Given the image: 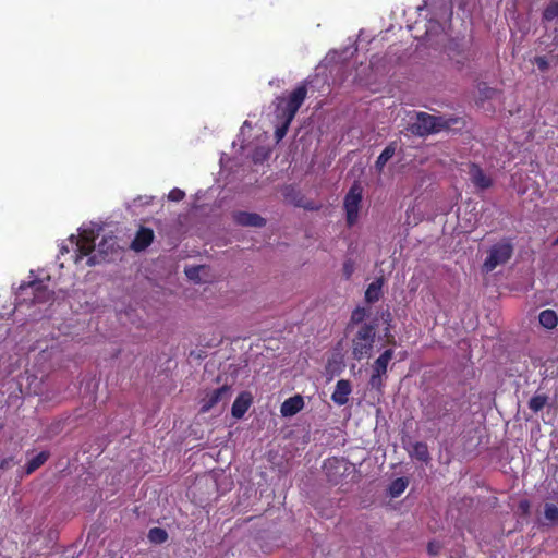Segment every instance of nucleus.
I'll return each instance as SVG.
<instances>
[{
  "label": "nucleus",
  "instance_id": "1a4fd4ad",
  "mask_svg": "<svg viewBox=\"0 0 558 558\" xmlns=\"http://www.w3.org/2000/svg\"><path fill=\"white\" fill-rule=\"evenodd\" d=\"M234 221L244 227L260 228L266 225V220L258 214L247 211H236L233 214Z\"/></svg>",
  "mask_w": 558,
  "mask_h": 558
},
{
  "label": "nucleus",
  "instance_id": "9b49d317",
  "mask_svg": "<svg viewBox=\"0 0 558 558\" xmlns=\"http://www.w3.org/2000/svg\"><path fill=\"white\" fill-rule=\"evenodd\" d=\"M469 175L472 183L481 190L488 189L492 185V179L475 163L470 165Z\"/></svg>",
  "mask_w": 558,
  "mask_h": 558
},
{
  "label": "nucleus",
  "instance_id": "4be33fe9",
  "mask_svg": "<svg viewBox=\"0 0 558 558\" xmlns=\"http://www.w3.org/2000/svg\"><path fill=\"white\" fill-rule=\"evenodd\" d=\"M408 480L404 477L396 478L389 486V495L392 498L399 497L408 487Z\"/></svg>",
  "mask_w": 558,
  "mask_h": 558
},
{
  "label": "nucleus",
  "instance_id": "2f4dec72",
  "mask_svg": "<svg viewBox=\"0 0 558 558\" xmlns=\"http://www.w3.org/2000/svg\"><path fill=\"white\" fill-rule=\"evenodd\" d=\"M440 548H441L440 543L436 542V541L429 542L427 545V551L430 556L438 555L440 551Z\"/></svg>",
  "mask_w": 558,
  "mask_h": 558
},
{
  "label": "nucleus",
  "instance_id": "7c9ffc66",
  "mask_svg": "<svg viewBox=\"0 0 558 558\" xmlns=\"http://www.w3.org/2000/svg\"><path fill=\"white\" fill-rule=\"evenodd\" d=\"M283 119H284L283 125L280 128H277V130L275 132V135H276V138L278 142L281 141L286 136L288 128L290 125V123H287V118H283Z\"/></svg>",
  "mask_w": 558,
  "mask_h": 558
},
{
  "label": "nucleus",
  "instance_id": "b1692460",
  "mask_svg": "<svg viewBox=\"0 0 558 558\" xmlns=\"http://www.w3.org/2000/svg\"><path fill=\"white\" fill-rule=\"evenodd\" d=\"M544 517L550 523H557L558 522V506H556L554 504H549V502L545 504Z\"/></svg>",
  "mask_w": 558,
  "mask_h": 558
},
{
  "label": "nucleus",
  "instance_id": "f8f14e48",
  "mask_svg": "<svg viewBox=\"0 0 558 558\" xmlns=\"http://www.w3.org/2000/svg\"><path fill=\"white\" fill-rule=\"evenodd\" d=\"M304 407V401L301 396L288 398L280 408L281 415L284 417L293 416L300 412Z\"/></svg>",
  "mask_w": 558,
  "mask_h": 558
},
{
  "label": "nucleus",
  "instance_id": "393cba45",
  "mask_svg": "<svg viewBox=\"0 0 558 558\" xmlns=\"http://www.w3.org/2000/svg\"><path fill=\"white\" fill-rule=\"evenodd\" d=\"M546 403H547V397L537 395V396H534L533 398H531V400L529 402V408L533 412L536 413V412L541 411L545 407Z\"/></svg>",
  "mask_w": 558,
  "mask_h": 558
},
{
  "label": "nucleus",
  "instance_id": "e433bc0d",
  "mask_svg": "<svg viewBox=\"0 0 558 558\" xmlns=\"http://www.w3.org/2000/svg\"><path fill=\"white\" fill-rule=\"evenodd\" d=\"M554 244L555 245H558V236L556 238V240L554 241Z\"/></svg>",
  "mask_w": 558,
  "mask_h": 558
},
{
  "label": "nucleus",
  "instance_id": "2eb2a0df",
  "mask_svg": "<svg viewBox=\"0 0 558 558\" xmlns=\"http://www.w3.org/2000/svg\"><path fill=\"white\" fill-rule=\"evenodd\" d=\"M20 289L22 291H26V290H32L33 292H35V295H34V302H44L48 299V295H49V292L47 290H44L41 289V283L40 282H28V283H25V284H21Z\"/></svg>",
  "mask_w": 558,
  "mask_h": 558
},
{
  "label": "nucleus",
  "instance_id": "f704fd0d",
  "mask_svg": "<svg viewBox=\"0 0 558 558\" xmlns=\"http://www.w3.org/2000/svg\"><path fill=\"white\" fill-rule=\"evenodd\" d=\"M521 507L524 508V509H527L529 508V504L526 501L521 502Z\"/></svg>",
  "mask_w": 558,
  "mask_h": 558
},
{
  "label": "nucleus",
  "instance_id": "cd10ccee",
  "mask_svg": "<svg viewBox=\"0 0 558 558\" xmlns=\"http://www.w3.org/2000/svg\"><path fill=\"white\" fill-rule=\"evenodd\" d=\"M269 149L267 148H264V147H260V148H257L255 150V153L253 154V161L254 162H262L264 160H266L268 157H269Z\"/></svg>",
  "mask_w": 558,
  "mask_h": 558
},
{
  "label": "nucleus",
  "instance_id": "6ab92c4d",
  "mask_svg": "<svg viewBox=\"0 0 558 558\" xmlns=\"http://www.w3.org/2000/svg\"><path fill=\"white\" fill-rule=\"evenodd\" d=\"M396 153V146L393 143L389 144L378 156L375 167L377 170L381 171L385 165L392 158Z\"/></svg>",
  "mask_w": 558,
  "mask_h": 558
},
{
  "label": "nucleus",
  "instance_id": "39448f33",
  "mask_svg": "<svg viewBox=\"0 0 558 558\" xmlns=\"http://www.w3.org/2000/svg\"><path fill=\"white\" fill-rule=\"evenodd\" d=\"M393 357V351L391 349L385 350L372 365V376L369 378V385L372 388L380 390L384 380L383 376L387 373V367L391 359Z\"/></svg>",
  "mask_w": 558,
  "mask_h": 558
},
{
  "label": "nucleus",
  "instance_id": "f3484780",
  "mask_svg": "<svg viewBox=\"0 0 558 558\" xmlns=\"http://www.w3.org/2000/svg\"><path fill=\"white\" fill-rule=\"evenodd\" d=\"M539 324L546 329H554L558 324V316L553 310H544L538 316Z\"/></svg>",
  "mask_w": 558,
  "mask_h": 558
},
{
  "label": "nucleus",
  "instance_id": "c85d7f7f",
  "mask_svg": "<svg viewBox=\"0 0 558 558\" xmlns=\"http://www.w3.org/2000/svg\"><path fill=\"white\" fill-rule=\"evenodd\" d=\"M184 196H185V193L182 190L174 187L169 192L168 199H170L172 202H179V201L183 199Z\"/></svg>",
  "mask_w": 558,
  "mask_h": 558
},
{
  "label": "nucleus",
  "instance_id": "4468645a",
  "mask_svg": "<svg viewBox=\"0 0 558 558\" xmlns=\"http://www.w3.org/2000/svg\"><path fill=\"white\" fill-rule=\"evenodd\" d=\"M251 405V399L247 395L239 396L232 404V415L241 418Z\"/></svg>",
  "mask_w": 558,
  "mask_h": 558
},
{
  "label": "nucleus",
  "instance_id": "a878e982",
  "mask_svg": "<svg viewBox=\"0 0 558 558\" xmlns=\"http://www.w3.org/2000/svg\"><path fill=\"white\" fill-rule=\"evenodd\" d=\"M558 17V4L550 3L543 13V19L546 21H553Z\"/></svg>",
  "mask_w": 558,
  "mask_h": 558
},
{
  "label": "nucleus",
  "instance_id": "72a5a7b5",
  "mask_svg": "<svg viewBox=\"0 0 558 558\" xmlns=\"http://www.w3.org/2000/svg\"><path fill=\"white\" fill-rule=\"evenodd\" d=\"M65 252L68 253V252H69V248H68V247H65V246H62V247H61V250H60V253H61V254H64Z\"/></svg>",
  "mask_w": 558,
  "mask_h": 558
},
{
  "label": "nucleus",
  "instance_id": "473e14b6",
  "mask_svg": "<svg viewBox=\"0 0 558 558\" xmlns=\"http://www.w3.org/2000/svg\"><path fill=\"white\" fill-rule=\"evenodd\" d=\"M344 274L349 278L352 274V266L349 263L344 264Z\"/></svg>",
  "mask_w": 558,
  "mask_h": 558
},
{
  "label": "nucleus",
  "instance_id": "f257e3e1",
  "mask_svg": "<svg viewBox=\"0 0 558 558\" xmlns=\"http://www.w3.org/2000/svg\"><path fill=\"white\" fill-rule=\"evenodd\" d=\"M101 226L96 222L84 223L78 229V236L71 235L69 241L74 248V263H80L87 257L86 265L94 266L109 258L114 253L117 241L112 235H104L96 245L95 240L99 236Z\"/></svg>",
  "mask_w": 558,
  "mask_h": 558
},
{
  "label": "nucleus",
  "instance_id": "5701e85b",
  "mask_svg": "<svg viewBox=\"0 0 558 558\" xmlns=\"http://www.w3.org/2000/svg\"><path fill=\"white\" fill-rule=\"evenodd\" d=\"M168 533L160 527H153L148 532V539L155 544H162L167 541Z\"/></svg>",
  "mask_w": 558,
  "mask_h": 558
},
{
  "label": "nucleus",
  "instance_id": "9d476101",
  "mask_svg": "<svg viewBox=\"0 0 558 558\" xmlns=\"http://www.w3.org/2000/svg\"><path fill=\"white\" fill-rule=\"evenodd\" d=\"M351 392V383L347 379H340L336 384L335 391L331 395V400L338 405H344L348 403Z\"/></svg>",
  "mask_w": 558,
  "mask_h": 558
},
{
  "label": "nucleus",
  "instance_id": "4c0bfd02",
  "mask_svg": "<svg viewBox=\"0 0 558 558\" xmlns=\"http://www.w3.org/2000/svg\"><path fill=\"white\" fill-rule=\"evenodd\" d=\"M2 427H3V425H2V424H0V429H2Z\"/></svg>",
  "mask_w": 558,
  "mask_h": 558
},
{
  "label": "nucleus",
  "instance_id": "f03ea898",
  "mask_svg": "<svg viewBox=\"0 0 558 558\" xmlns=\"http://www.w3.org/2000/svg\"><path fill=\"white\" fill-rule=\"evenodd\" d=\"M447 128H449V122L442 117L417 112L415 121L409 125V131L417 136H427Z\"/></svg>",
  "mask_w": 558,
  "mask_h": 558
},
{
  "label": "nucleus",
  "instance_id": "bb28decb",
  "mask_svg": "<svg viewBox=\"0 0 558 558\" xmlns=\"http://www.w3.org/2000/svg\"><path fill=\"white\" fill-rule=\"evenodd\" d=\"M366 316L367 311L365 308L357 307L356 310L353 311L351 315V322L354 324H360L365 319Z\"/></svg>",
  "mask_w": 558,
  "mask_h": 558
},
{
  "label": "nucleus",
  "instance_id": "6e6552de",
  "mask_svg": "<svg viewBox=\"0 0 558 558\" xmlns=\"http://www.w3.org/2000/svg\"><path fill=\"white\" fill-rule=\"evenodd\" d=\"M231 397V389L229 386L223 385L217 389L210 390L205 393L201 399V412L206 413L221 401H227Z\"/></svg>",
  "mask_w": 558,
  "mask_h": 558
},
{
  "label": "nucleus",
  "instance_id": "7ed1b4c3",
  "mask_svg": "<svg viewBox=\"0 0 558 558\" xmlns=\"http://www.w3.org/2000/svg\"><path fill=\"white\" fill-rule=\"evenodd\" d=\"M376 330L371 324L362 325L352 340V355L355 360L369 357L375 342Z\"/></svg>",
  "mask_w": 558,
  "mask_h": 558
},
{
  "label": "nucleus",
  "instance_id": "c9c22d12",
  "mask_svg": "<svg viewBox=\"0 0 558 558\" xmlns=\"http://www.w3.org/2000/svg\"><path fill=\"white\" fill-rule=\"evenodd\" d=\"M246 126H250V122H248V121H245V122L243 123V125H242V130H243L244 128H246Z\"/></svg>",
  "mask_w": 558,
  "mask_h": 558
},
{
  "label": "nucleus",
  "instance_id": "423d86ee",
  "mask_svg": "<svg viewBox=\"0 0 558 558\" xmlns=\"http://www.w3.org/2000/svg\"><path fill=\"white\" fill-rule=\"evenodd\" d=\"M362 202V189L353 185L344 197V209L347 215V223L351 227L359 218L360 205Z\"/></svg>",
  "mask_w": 558,
  "mask_h": 558
},
{
  "label": "nucleus",
  "instance_id": "dca6fc26",
  "mask_svg": "<svg viewBox=\"0 0 558 558\" xmlns=\"http://www.w3.org/2000/svg\"><path fill=\"white\" fill-rule=\"evenodd\" d=\"M207 267L204 265L192 266L185 268L186 277L195 283L205 282L204 275H207Z\"/></svg>",
  "mask_w": 558,
  "mask_h": 558
},
{
  "label": "nucleus",
  "instance_id": "20e7f679",
  "mask_svg": "<svg viewBox=\"0 0 558 558\" xmlns=\"http://www.w3.org/2000/svg\"><path fill=\"white\" fill-rule=\"evenodd\" d=\"M513 245L509 240H502L494 244L483 264L486 272L493 271L497 266L506 264L512 256Z\"/></svg>",
  "mask_w": 558,
  "mask_h": 558
},
{
  "label": "nucleus",
  "instance_id": "412c9836",
  "mask_svg": "<svg viewBox=\"0 0 558 558\" xmlns=\"http://www.w3.org/2000/svg\"><path fill=\"white\" fill-rule=\"evenodd\" d=\"M49 458V453L46 451H43L32 458L27 464H26V474H31L34 471H36L38 468H40Z\"/></svg>",
  "mask_w": 558,
  "mask_h": 558
},
{
  "label": "nucleus",
  "instance_id": "0eeeda50",
  "mask_svg": "<svg viewBox=\"0 0 558 558\" xmlns=\"http://www.w3.org/2000/svg\"><path fill=\"white\" fill-rule=\"evenodd\" d=\"M306 86L304 84L298 86L289 96L286 107L282 109V118H287V123H291L299 108L306 98Z\"/></svg>",
  "mask_w": 558,
  "mask_h": 558
},
{
  "label": "nucleus",
  "instance_id": "c756f323",
  "mask_svg": "<svg viewBox=\"0 0 558 558\" xmlns=\"http://www.w3.org/2000/svg\"><path fill=\"white\" fill-rule=\"evenodd\" d=\"M534 63L537 65V68L545 72L548 70L549 68V62L548 60L546 59V57H543V56H539V57H535L534 59Z\"/></svg>",
  "mask_w": 558,
  "mask_h": 558
},
{
  "label": "nucleus",
  "instance_id": "a211bd4d",
  "mask_svg": "<svg viewBox=\"0 0 558 558\" xmlns=\"http://www.w3.org/2000/svg\"><path fill=\"white\" fill-rule=\"evenodd\" d=\"M381 288H383V279H376L373 281L365 292V299L369 303H374L379 300L381 295Z\"/></svg>",
  "mask_w": 558,
  "mask_h": 558
},
{
  "label": "nucleus",
  "instance_id": "ddd939ff",
  "mask_svg": "<svg viewBox=\"0 0 558 558\" xmlns=\"http://www.w3.org/2000/svg\"><path fill=\"white\" fill-rule=\"evenodd\" d=\"M154 232L147 228H141L136 233L135 239L133 240L131 247L134 251H143L145 250L153 241Z\"/></svg>",
  "mask_w": 558,
  "mask_h": 558
},
{
  "label": "nucleus",
  "instance_id": "aec40b11",
  "mask_svg": "<svg viewBox=\"0 0 558 558\" xmlns=\"http://www.w3.org/2000/svg\"><path fill=\"white\" fill-rule=\"evenodd\" d=\"M410 456L426 462L429 459V452L427 446L424 442H415L412 445Z\"/></svg>",
  "mask_w": 558,
  "mask_h": 558
}]
</instances>
